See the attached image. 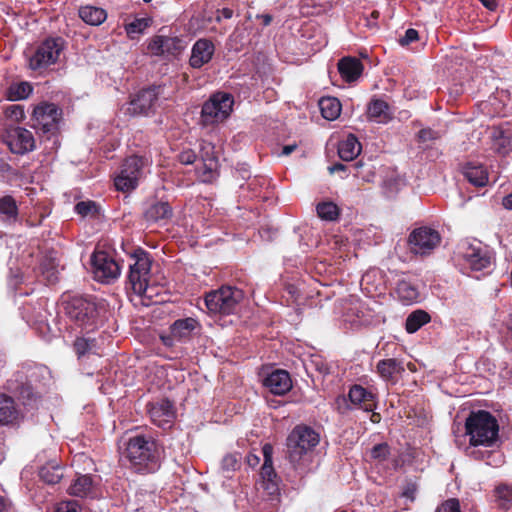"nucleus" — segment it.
I'll list each match as a JSON object with an SVG mask.
<instances>
[{"instance_id": "48", "label": "nucleus", "mask_w": 512, "mask_h": 512, "mask_svg": "<svg viewBox=\"0 0 512 512\" xmlns=\"http://www.w3.org/2000/svg\"><path fill=\"white\" fill-rule=\"evenodd\" d=\"M390 454V447L387 443H379L371 449V458L375 460H385Z\"/></svg>"}, {"instance_id": "34", "label": "nucleus", "mask_w": 512, "mask_h": 512, "mask_svg": "<svg viewBox=\"0 0 512 512\" xmlns=\"http://www.w3.org/2000/svg\"><path fill=\"white\" fill-rule=\"evenodd\" d=\"M153 24V18L150 16L135 18L133 21L125 24V31L130 39H136L139 35Z\"/></svg>"}, {"instance_id": "8", "label": "nucleus", "mask_w": 512, "mask_h": 512, "mask_svg": "<svg viewBox=\"0 0 512 512\" xmlns=\"http://www.w3.org/2000/svg\"><path fill=\"white\" fill-rule=\"evenodd\" d=\"M234 97L227 92H216L203 104L201 121L204 125L224 122L233 111Z\"/></svg>"}, {"instance_id": "56", "label": "nucleus", "mask_w": 512, "mask_h": 512, "mask_svg": "<svg viewBox=\"0 0 512 512\" xmlns=\"http://www.w3.org/2000/svg\"><path fill=\"white\" fill-rule=\"evenodd\" d=\"M328 170L331 174L336 172H344L348 174H352V164L351 165H345L342 163H335L328 167Z\"/></svg>"}, {"instance_id": "36", "label": "nucleus", "mask_w": 512, "mask_h": 512, "mask_svg": "<svg viewBox=\"0 0 512 512\" xmlns=\"http://www.w3.org/2000/svg\"><path fill=\"white\" fill-rule=\"evenodd\" d=\"M262 453L264 457V463L261 467V476L263 479L273 482V479L276 478V472L273 467V447L271 444L267 443L262 447Z\"/></svg>"}, {"instance_id": "51", "label": "nucleus", "mask_w": 512, "mask_h": 512, "mask_svg": "<svg viewBox=\"0 0 512 512\" xmlns=\"http://www.w3.org/2000/svg\"><path fill=\"white\" fill-rule=\"evenodd\" d=\"M419 38V33L416 29L409 28L406 30L403 37L399 39V44L401 46H407L415 41H417Z\"/></svg>"}, {"instance_id": "57", "label": "nucleus", "mask_w": 512, "mask_h": 512, "mask_svg": "<svg viewBox=\"0 0 512 512\" xmlns=\"http://www.w3.org/2000/svg\"><path fill=\"white\" fill-rule=\"evenodd\" d=\"M233 16V10L231 8L224 7L222 9L217 10L216 20L219 22L221 18L230 19Z\"/></svg>"}, {"instance_id": "52", "label": "nucleus", "mask_w": 512, "mask_h": 512, "mask_svg": "<svg viewBox=\"0 0 512 512\" xmlns=\"http://www.w3.org/2000/svg\"><path fill=\"white\" fill-rule=\"evenodd\" d=\"M197 159L196 153L192 149L183 150L178 155V160L181 164L190 165Z\"/></svg>"}, {"instance_id": "15", "label": "nucleus", "mask_w": 512, "mask_h": 512, "mask_svg": "<svg viewBox=\"0 0 512 512\" xmlns=\"http://www.w3.org/2000/svg\"><path fill=\"white\" fill-rule=\"evenodd\" d=\"M411 251L415 254L429 255L441 242L440 233L427 226L414 229L408 238Z\"/></svg>"}, {"instance_id": "6", "label": "nucleus", "mask_w": 512, "mask_h": 512, "mask_svg": "<svg viewBox=\"0 0 512 512\" xmlns=\"http://www.w3.org/2000/svg\"><path fill=\"white\" fill-rule=\"evenodd\" d=\"M243 291L232 286H222L205 295V305L211 314H233L241 300Z\"/></svg>"}, {"instance_id": "64", "label": "nucleus", "mask_w": 512, "mask_h": 512, "mask_svg": "<svg viewBox=\"0 0 512 512\" xmlns=\"http://www.w3.org/2000/svg\"><path fill=\"white\" fill-rule=\"evenodd\" d=\"M8 508V500L0 495V512H6Z\"/></svg>"}, {"instance_id": "10", "label": "nucleus", "mask_w": 512, "mask_h": 512, "mask_svg": "<svg viewBox=\"0 0 512 512\" xmlns=\"http://www.w3.org/2000/svg\"><path fill=\"white\" fill-rule=\"evenodd\" d=\"M64 44L65 41L62 37L45 39L29 59V67L32 70H39L55 64L64 49Z\"/></svg>"}, {"instance_id": "58", "label": "nucleus", "mask_w": 512, "mask_h": 512, "mask_svg": "<svg viewBox=\"0 0 512 512\" xmlns=\"http://www.w3.org/2000/svg\"><path fill=\"white\" fill-rule=\"evenodd\" d=\"M482 5L490 11H495L498 7L496 0H479Z\"/></svg>"}, {"instance_id": "59", "label": "nucleus", "mask_w": 512, "mask_h": 512, "mask_svg": "<svg viewBox=\"0 0 512 512\" xmlns=\"http://www.w3.org/2000/svg\"><path fill=\"white\" fill-rule=\"evenodd\" d=\"M502 206L507 210H512V192L502 198Z\"/></svg>"}, {"instance_id": "45", "label": "nucleus", "mask_w": 512, "mask_h": 512, "mask_svg": "<svg viewBox=\"0 0 512 512\" xmlns=\"http://www.w3.org/2000/svg\"><path fill=\"white\" fill-rule=\"evenodd\" d=\"M73 347L77 356L82 357L96 350L97 341L94 338L77 337Z\"/></svg>"}, {"instance_id": "32", "label": "nucleus", "mask_w": 512, "mask_h": 512, "mask_svg": "<svg viewBox=\"0 0 512 512\" xmlns=\"http://www.w3.org/2000/svg\"><path fill=\"white\" fill-rule=\"evenodd\" d=\"M319 108L323 118L335 120L341 112V103L335 97H322L319 100Z\"/></svg>"}, {"instance_id": "17", "label": "nucleus", "mask_w": 512, "mask_h": 512, "mask_svg": "<svg viewBox=\"0 0 512 512\" xmlns=\"http://www.w3.org/2000/svg\"><path fill=\"white\" fill-rule=\"evenodd\" d=\"M146 410L151 421L158 427L171 426L175 418L174 404L168 398L148 402Z\"/></svg>"}, {"instance_id": "29", "label": "nucleus", "mask_w": 512, "mask_h": 512, "mask_svg": "<svg viewBox=\"0 0 512 512\" xmlns=\"http://www.w3.org/2000/svg\"><path fill=\"white\" fill-rule=\"evenodd\" d=\"M19 416L12 397L0 394V425L13 424Z\"/></svg>"}, {"instance_id": "31", "label": "nucleus", "mask_w": 512, "mask_h": 512, "mask_svg": "<svg viewBox=\"0 0 512 512\" xmlns=\"http://www.w3.org/2000/svg\"><path fill=\"white\" fill-rule=\"evenodd\" d=\"M93 479L90 475H80L68 488V493L76 497H86L92 490Z\"/></svg>"}, {"instance_id": "12", "label": "nucleus", "mask_w": 512, "mask_h": 512, "mask_svg": "<svg viewBox=\"0 0 512 512\" xmlns=\"http://www.w3.org/2000/svg\"><path fill=\"white\" fill-rule=\"evenodd\" d=\"M319 443V435L305 425L296 426L287 438L290 458L299 459Z\"/></svg>"}, {"instance_id": "33", "label": "nucleus", "mask_w": 512, "mask_h": 512, "mask_svg": "<svg viewBox=\"0 0 512 512\" xmlns=\"http://www.w3.org/2000/svg\"><path fill=\"white\" fill-rule=\"evenodd\" d=\"M0 215L4 221L13 223L18 218V206L15 199L10 195L0 198Z\"/></svg>"}, {"instance_id": "53", "label": "nucleus", "mask_w": 512, "mask_h": 512, "mask_svg": "<svg viewBox=\"0 0 512 512\" xmlns=\"http://www.w3.org/2000/svg\"><path fill=\"white\" fill-rule=\"evenodd\" d=\"M6 115L14 120H21L24 118V110L20 105H11L6 109Z\"/></svg>"}, {"instance_id": "39", "label": "nucleus", "mask_w": 512, "mask_h": 512, "mask_svg": "<svg viewBox=\"0 0 512 512\" xmlns=\"http://www.w3.org/2000/svg\"><path fill=\"white\" fill-rule=\"evenodd\" d=\"M494 497L499 508L508 510L512 506V486L507 484L498 485L494 489Z\"/></svg>"}, {"instance_id": "5", "label": "nucleus", "mask_w": 512, "mask_h": 512, "mask_svg": "<svg viewBox=\"0 0 512 512\" xmlns=\"http://www.w3.org/2000/svg\"><path fill=\"white\" fill-rule=\"evenodd\" d=\"M164 92L163 85H150L140 89L131 96L127 107V114L130 116H152L160 106Z\"/></svg>"}, {"instance_id": "1", "label": "nucleus", "mask_w": 512, "mask_h": 512, "mask_svg": "<svg viewBox=\"0 0 512 512\" xmlns=\"http://www.w3.org/2000/svg\"><path fill=\"white\" fill-rule=\"evenodd\" d=\"M65 315L76 326L87 332L96 330L103 322L105 306L93 295H63Z\"/></svg>"}, {"instance_id": "7", "label": "nucleus", "mask_w": 512, "mask_h": 512, "mask_svg": "<svg viewBox=\"0 0 512 512\" xmlns=\"http://www.w3.org/2000/svg\"><path fill=\"white\" fill-rule=\"evenodd\" d=\"M61 114V110L55 104L43 103L33 111V128L41 138H54L53 143L56 144Z\"/></svg>"}, {"instance_id": "61", "label": "nucleus", "mask_w": 512, "mask_h": 512, "mask_svg": "<svg viewBox=\"0 0 512 512\" xmlns=\"http://www.w3.org/2000/svg\"><path fill=\"white\" fill-rule=\"evenodd\" d=\"M297 148V145L296 144H290V145H285L282 149V155L284 156H288L290 155L292 152H294Z\"/></svg>"}, {"instance_id": "26", "label": "nucleus", "mask_w": 512, "mask_h": 512, "mask_svg": "<svg viewBox=\"0 0 512 512\" xmlns=\"http://www.w3.org/2000/svg\"><path fill=\"white\" fill-rule=\"evenodd\" d=\"M173 215V209L168 202L154 201L149 204L143 213V217L147 222H159L168 220Z\"/></svg>"}, {"instance_id": "55", "label": "nucleus", "mask_w": 512, "mask_h": 512, "mask_svg": "<svg viewBox=\"0 0 512 512\" xmlns=\"http://www.w3.org/2000/svg\"><path fill=\"white\" fill-rule=\"evenodd\" d=\"M56 512H80L74 501L62 502L58 505Z\"/></svg>"}, {"instance_id": "41", "label": "nucleus", "mask_w": 512, "mask_h": 512, "mask_svg": "<svg viewBox=\"0 0 512 512\" xmlns=\"http://www.w3.org/2000/svg\"><path fill=\"white\" fill-rule=\"evenodd\" d=\"M317 215L325 221H336L340 215V208L332 201H323L316 206Z\"/></svg>"}, {"instance_id": "47", "label": "nucleus", "mask_w": 512, "mask_h": 512, "mask_svg": "<svg viewBox=\"0 0 512 512\" xmlns=\"http://www.w3.org/2000/svg\"><path fill=\"white\" fill-rule=\"evenodd\" d=\"M200 158L202 162H208V160H218V157L215 152V146L211 142H201Z\"/></svg>"}, {"instance_id": "42", "label": "nucleus", "mask_w": 512, "mask_h": 512, "mask_svg": "<svg viewBox=\"0 0 512 512\" xmlns=\"http://www.w3.org/2000/svg\"><path fill=\"white\" fill-rule=\"evenodd\" d=\"M74 209L81 217H90L92 219L100 217L101 207L92 200L80 201L75 205Z\"/></svg>"}, {"instance_id": "38", "label": "nucleus", "mask_w": 512, "mask_h": 512, "mask_svg": "<svg viewBox=\"0 0 512 512\" xmlns=\"http://www.w3.org/2000/svg\"><path fill=\"white\" fill-rule=\"evenodd\" d=\"M218 160L202 162V167L197 169V175L201 182L212 183L218 176Z\"/></svg>"}, {"instance_id": "25", "label": "nucleus", "mask_w": 512, "mask_h": 512, "mask_svg": "<svg viewBox=\"0 0 512 512\" xmlns=\"http://www.w3.org/2000/svg\"><path fill=\"white\" fill-rule=\"evenodd\" d=\"M362 62L355 57H343L338 62V71L346 82L356 81L363 72Z\"/></svg>"}, {"instance_id": "22", "label": "nucleus", "mask_w": 512, "mask_h": 512, "mask_svg": "<svg viewBox=\"0 0 512 512\" xmlns=\"http://www.w3.org/2000/svg\"><path fill=\"white\" fill-rule=\"evenodd\" d=\"M263 384L274 395H285L292 388V380L290 374L283 369L272 371L264 379Z\"/></svg>"}, {"instance_id": "23", "label": "nucleus", "mask_w": 512, "mask_h": 512, "mask_svg": "<svg viewBox=\"0 0 512 512\" xmlns=\"http://www.w3.org/2000/svg\"><path fill=\"white\" fill-rule=\"evenodd\" d=\"M490 148L501 156H506L512 151V131L502 127H493L490 132Z\"/></svg>"}, {"instance_id": "50", "label": "nucleus", "mask_w": 512, "mask_h": 512, "mask_svg": "<svg viewBox=\"0 0 512 512\" xmlns=\"http://www.w3.org/2000/svg\"><path fill=\"white\" fill-rule=\"evenodd\" d=\"M439 137V133L431 128H423L417 134L418 141L423 143L436 140Z\"/></svg>"}, {"instance_id": "63", "label": "nucleus", "mask_w": 512, "mask_h": 512, "mask_svg": "<svg viewBox=\"0 0 512 512\" xmlns=\"http://www.w3.org/2000/svg\"><path fill=\"white\" fill-rule=\"evenodd\" d=\"M258 18H260L262 20V24L264 26L270 25L273 20V17L270 14H262V15L258 16Z\"/></svg>"}, {"instance_id": "35", "label": "nucleus", "mask_w": 512, "mask_h": 512, "mask_svg": "<svg viewBox=\"0 0 512 512\" xmlns=\"http://www.w3.org/2000/svg\"><path fill=\"white\" fill-rule=\"evenodd\" d=\"M430 315L424 310H416L408 315L405 322V329L408 333H415L418 331L423 325L430 322Z\"/></svg>"}, {"instance_id": "60", "label": "nucleus", "mask_w": 512, "mask_h": 512, "mask_svg": "<svg viewBox=\"0 0 512 512\" xmlns=\"http://www.w3.org/2000/svg\"><path fill=\"white\" fill-rule=\"evenodd\" d=\"M259 462H260V458L257 455L252 454V453H249L247 455V463L249 466L255 467L259 464Z\"/></svg>"}, {"instance_id": "2", "label": "nucleus", "mask_w": 512, "mask_h": 512, "mask_svg": "<svg viewBox=\"0 0 512 512\" xmlns=\"http://www.w3.org/2000/svg\"><path fill=\"white\" fill-rule=\"evenodd\" d=\"M125 458L129 469L138 474H151L160 468L159 446L151 435L131 436L126 444Z\"/></svg>"}, {"instance_id": "21", "label": "nucleus", "mask_w": 512, "mask_h": 512, "mask_svg": "<svg viewBox=\"0 0 512 512\" xmlns=\"http://www.w3.org/2000/svg\"><path fill=\"white\" fill-rule=\"evenodd\" d=\"M348 398L354 406L366 412H373L377 407L376 395L359 384L350 387Z\"/></svg>"}, {"instance_id": "30", "label": "nucleus", "mask_w": 512, "mask_h": 512, "mask_svg": "<svg viewBox=\"0 0 512 512\" xmlns=\"http://www.w3.org/2000/svg\"><path fill=\"white\" fill-rule=\"evenodd\" d=\"M79 17L89 25L99 26L106 20L107 13L100 7L86 5L80 7Z\"/></svg>"}, {"instance_id": "54", "label": "nucleus", "mask_w": 512, "mask_h": 512, "mask_svg": "<svg viewBox=\"0 0 512 512\" xmlns=\"http://www.w3.org/2000/svg\"><path fill=\"white\" fill-rule=\"evenodd\" d=\"M504 324L507 328L506 345L507 349L512 351V313H510L504 320Z\"/></svg>"}, {"instance_id": "24", "label": "nucleus", "mask_w": 512, "mask_h": 512, "mask_svg": "<svg viewBox=\"0 0 512 512\" xmlns=\"http://www.w3.org/2000/svg\"><path fill=\"white\" fill-rule=\"evenodd\" d=\"M461 172L464 178L475 187H484L488 183V172L480 163L467 162L462 165Z\"/></svg>"}, {"instance_id": "19", "label": "nucleus", "mask_w": 512, "mask_h": 512, "mask_svg": "<svg viewBox=\"0 0 512 512\" xmlns=\"http://www.w3.org/2000/svg\"><path fill=\"white\" fill-rule=\"evenodd\" d=\"M214 53L215 45L210 39L200 38L196 40L191 48L189 66L193 69H201L212 60Z\"/></svg>"}, {"instance_id": "13", "label": "nucleus", "mask_w": 512, "mask_h": 512, "mask_svg": "<svg viewBox=\"0 0 512 512\" xmlns=\"http://www.w3.org/2000/svg\"><path fill=\"white\" fill-rule=\"evenodd\" d=\"M201 327L200 322L193 317L175 320L169 327V334H161L160 340L164 346L172 348L176 343H187L194 335L196 329Z\"/></svg>"}, {"instance_id": "49", "label": "nucleus", "mask_w": 512, "mask_h": 512, "mask_svg": "<svg viewBox=\"0 0 512 512\" xmlns=\"http://www.w3.org/2000/svg\"><path fill=\"white\" fill-rule=\"evenodd\" d=\"M436 512H462L459 499L449 498L445 500L437 507Z\"/></svg>"}, {"instance_id": "11", "label": "nucleus", "mask_w": 512, "mask_h": 512, "mask_svg": "<svg viewBox=\"0 0 512 512\" xmlns=\"http://www.w3.org/2000/svg\"><path fill=\"white\" fill-rule=\"evenodd\" d=\"M186 47L187 43L181 36L158 34L148 40L147 52L157 57L178 58Z\"/></svg>"}, {"instance_id": "43", "label": "nucleus", "mask_w": 512, "mask_h": 512, "mask_svg": "<svg viewBox=\"0 0 512 512\" xmlns=\"http://www.w3.org/2000/svg\"><path fill=\"white\" fill-rule=\"evenodd\" d=\"M396 292L405 303H412L419 297L418 290L410 282L401 280L397 283Z\"/></svg>"}, {"instance_id": "62", "label": "nucleus", "mask_w": 512, "mask_h": 512, "mask_svg": "<svg viewBox=\"0 0 512 512\" xmlns=\"http://www.w3.org/2000/svg\"><path fill=\"white\" fill-rule=\"evenodd\" d=\"M10 170H11L10 164L3 158H0V172L7 173Z\"/></svg>"}, {"instance_id": "27", "label": "nucleus", "mask_w": 512, "mask_h": 512, "mask_svg": "<svg viewBox=\"0 0 512 512\" xmlns=\"http://www.w3.org/2000/svg\"><path fill=\"white\" fill-rule=\"evenodd\" d=\"M362 151V145L354 134H349L338 143V156L343 161H353Z\"/></svg>"}, {"instance_id": "14", "label": "nucleus", "mask_w": 512, "mask_h": 512, "mask_svg": "<svg viewBox=\"0 0 512 512\" xmlns=\"http://www.w3.org/2000/svg\"><path fill=\"white\" fill-rule=\"evenodd\" d=\"M95 278L102 283H111L121 274L120 263L106 251H95L91 257Z\"/></svg>"}, {"instance_id": "4", "label": "nucleus", "mask_w": 512, "mask_h": 512, "mask_svg": "<svg viewBox=\"0 0 512 512\" xmlns=\"http://www.w3.org/2000/svg\"><path fill=\"white\" fill-rule=\"evenodd\" d=\"M129 271L126 285L136 295L143 296L147 292L152 259L150 254L141 247H137L129 254Z\"/></svg>"}, {"instance_id": "20", "label": "nucleus", "mask_w": 512, "mask_h": 512, "mask_svg": "<svg viewBox=\"0 0 512 512\" xmlns=\"http://www.w3.org/2000/svg\"><path fill=\"white\" fill-rule=\"evenodd\" d=\"M376 372L383 381L395 385L405 372V368L402 361L396 358H386L378 361Z\"/></svg>"}, {"instance_id": "46", "label": "nucleus", "mask_w": 512, "mask_h": 512, "mask_svg": "<svg viewBox=\"0 0 512 512\" xmlns=\"http://www.w3.org/2000/svg\"><path fill=\"white\" fill-rule=\"evenodd\" d=\"M240 467V458L237 454H227L223 457L221 468L225 472H234Z\"/></svg>"}, {"instance_id": "44", "label": "nucleus", "mask_w": 512, "mask_h": 512, "mask_svg": "<svg viewBox=\"0 0 512 512\" xmlns=\"http://www.w3.org/2000/svg\"><path fill=\"white\" fill-rule=\"evenodd\" d=\"M33 87L28 82H19L10 85L8 88V98L11 101L26 99L32 93Z\"/></svg>"}, {"instance_id": "9", "label": "nucleus", "mask_w": 512, "mask_h": 512, "mask_svg": "<svg viewBox=\"0 0 512 512\" xmlns=\"http://www.w3.org/2000/svg\"><path fill=\"white\" fill-rule=\"evenodd\" d=\"M146 164L147 159L145 157L138 155L127 157L120 167V172L114 178L115 188L121 192L134 190L138 186Z\"/></svg>"}, {"instance_id": "40", "label": "nucleus", "mask_w": 512, "mask_h": 512, "mask_svg": "<svg viewBox=\"0 0 512 512\" xmlns=\"http://www.w3.org/2000/svg\"><path fill=\"white\" fill-rule=\"evenodd\" d=\"M39 477L43 482L54 485L62 479L63 471L58 465L47 464L40 468Z\"/></svg>"}, {"instance_id": "3", "label": "nucleus", "mask_w": 512, "mask_h": 512, "mask_svg": "<svg viewBox=\"0 0 512 512\" xmlns=\"http://www.w3.org/2000/svg\"><path fill=\"white\" fill-rule=\"evenodd\" d=\"M465 434L471 446L492 447L499 437V424L486 410L471 411L465 420Z\"/></svg>"}, {"instance_id": "28", "label": "nucleus", "mask_w": 512, "mask_h": 512, "mask_svg": "<svg viewBox=\"0 0 512 512\" xmlns=\"http://www.w3.org/2000/svg\"><path fill=\"white\" fill-rule=\"evenodd\" d=\"M367 115L370 119H373L379 123H386L392 118L389 104L386 101L378 98H373L369 102Z\"/></svg>"}, {"instance_id": "37", "label": "nucleus", "mask_w": 512, "mask_h": 512, "mask_svg": "<svg viewBox=\"0 0 512 512\" xmlns=\"http://www.w3.org/2000/svg\"><path fill=\"white\" fill-rule=\"evenodd\" d=\"M352 175L364 182H373L375 177L374 167L363 160H359L352 164Z\"/></svg>"}, {"instance_id": "18", "label": "nucleus", "mask_w": 512, "mask_h": 512, "mask_svg": "<svg viewBox=\"0 0 512 512\" xmlns=\"http://www.w3.org/2000/svg\"><path fill=\"white\" fill-rule=\"evenodd\" d=\"M465 265L472 271H483L490 268L492 264L491 252L482 247L481 244H469L462 252Z\"/></svg>"}, {"instance_id": "16", "label": "nucleus", "mask_w": 512, "mask_h": 512, "mask_svg": "<svg viewBox=\"0 0 512 512\" xmlns=\"http://www.w3.org/2000/svg\"><path fill=\"white\" fill-rule=\"evenodd\" d=\"M5 143L14 154L23 155L35 148V139L31 131L23 127H13L7 130Z\"/></svg>"}]
</instances>
